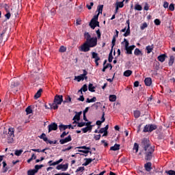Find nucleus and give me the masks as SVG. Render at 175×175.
<instances>
[{"label":"nucleus","mask_w":175,"mask_h":175,"mask_svg":"<svg viewBox=\"0 0 175 175\" xmlns=\"http://www.w3.org/2000/svg\"><path fill=\"white\" fill-rule=\"evenodd\" d=\"M135 10L140 12V11L143 10V7H142V5H140L139 4H136L135 5Z\"/></svg>","instance_id":"nucleus-41"},{"label":"nucleus","mask_w":175,"mask_h":175,"mask_svg":"<svg viewBox=\"0 0 175 175\" xmlns=\"http://www.w3.org/2000/svg\"><path fill=\"white\" fill-rule=\"evenodd\" d=\"M69 142H72V135H69L67 137L59 140L60 144H65L66 143H69Z\"/></svg>","instance_id":"nucleus-10"},{"label":"nucleus","mask_w":175,"mask_h":175,"mask_svg":"<svg viewBox=\"0 0 175 175\" xmlns=\"http://www.w3.org/2000/svg\"><path fill=\"white\" fill-rule=\"evenodd\" d=\"M117 100V96L114 94L109 95V101L110 102H116Z\"/></svg>","instance_id":"nucleus-34"},{"label":"nucleus","mask_w":175,"mask_h":175,"mask_svg":"<svg viewBox=\"0 0 175 175\" xmlns=\"http://www.w3.org/2000/svg\"><path fill=\"white\" fill-rule=\"evenodd\" d=\"M142 114V112H140V111L139 110H135L133 111V116L135 117V118H139V117H140Z\"/></svg>","instance_id":"nucleus-29"},{"label":"nucleus","mask_w":175,"mask_h":175,"mask_svg":"<svg viewBox=\"0 0 175 175\" xmlns=\"http://www.w3.org/2000/svg\"><path fill=\"white\" fill-rule=\"evenodd\" d=\"M70 126H72V125H64V124H60L59 126V131H66V129H68V128H69V129H70Z\"/></svg>","instance_id":"nucleus-16"},{"label":"nucleus","mask_w":175,"mask_h":175,"mask_svg":"<svg viewBox=\"0 0 175 175\" xmlns=\"http://www.w3.org/2000/svg\"><path fill=\"white\" fill-rule=\"evenodd\" d=\"M82 112H76L75 116L73 117L72 120L80 121V116H81Z\"/></svg>","instance_id":"nucleus-19"},{"label":"nucleus","mask_w":175,"mask_h":175,"mask_svg":"<svg viewBox=\"0 0 175 175\" xmlns=\"http://www.w3.org/2000/svg\"><path fill=\"white\" fill-rule=\"evenodd\" d=\"M36 173H38L35 169L33 170H29L27 171V175H35Z\"/></svg>","instance_id":"nucleus-37"},{"label":"nucleus","mask_w":175,"mask_h":175,"mask_svg":"<svg viewBox=\"0 0 175 175\" xmlns=\"http://www.w3.org/2000/svg\"><path fill=\"white\" fill-rule=\"evenodd\" d=\"M84 170H85V167H79L76 170V173H79V172H84Z\"/></svg>","instance_id":"nucleus-50"},{"label":"nucleus","mask_w":175,"mask_h":175,"mask_svg":"<svg viewBox=\"0 0 175 175\" xmlns=\"http://www.w3.org/2000/svg\"><path fill=\"white\" fill-rule=\"evenodd\" d=\"M166 55L165 54H162L158 56L157 59L160 62H165V59H166Z\"/></svg>","instance_id":"nucleus-17"},{"label":"nucleus","mask_w":175,"mask_h":175,"mask_svg":"<svg viewBox=\"0 0 175 175\" xmlns=\"http://www.w3.org/2000/svg\"><path fill=\"white\" fill-rule=\"evenodd\" d=\"M65 51H66V47L62 46L59 48V52L60 53H65Z\"/></svg>","instance_id":"nucleus-57"},{"label":"nucleus","mask_w":175,"mask_h":175,"mask_svg":"<svg viewBox=\"0 0 175 175\" xmlns=\"http://www.w3.org/2000/svg\"><path fill=\"white\" fill-rule=\"evenodd\" d=\"M62 102H64V96L62 95L56 94V96H55L53 103L56 105H61Z\"/></svg>","instance_id":"nucleus-8"},{"label":"nucleus","mask_w":175,"mask_h":175,"mask_svg":"<svg viewBox=\"0 0 175 175\" xmlns=\"http://www.w3.org/2000/svg\"><path fill=\"white\" fill-rule=\"evenodd\" d=\"M133 149L135 150V152L137 153L139 152V144L137 143H135Z\"/></svg>","instance_id":"nucleus-42"},{"label":"nucleus","mask_w":175,"mask_h":175,"mask_svg":"<svg viewBox=\"0 0 175 175\" xmlns=\"http://www.w3.org/2000/svg\"><path fill=\"white\" fill-rule=\"evenodd\" d=\"M126 23L128 25V27L126 32L123 34V36H124L125 38L131 35V26H130L131 23L129 22V19H128Z\"/></svg>","instance_id":"nucleus-11"},{"label":"nucleus","mask_w":175,"mask_h":175,"mask_svg":"<svg viewBox=\"0 0 175 175\" xmlns=\"http://www.w3.org/2000/svg\"><path fill=\"white\" fill-rule=\"evenodd\" d=\"M143 132L144 133H146L147 132H150V124H146L143 130Z\"/></svg>","instance_id":"nucleus-39"},{"label":"nucleus","mask_w":175,"mask_h":175,"mask_svg":"<svg viewBox=\"0 0 175 175\" xmlns=\"http://www.w3.org/2000/svg\"><path fill=\"white\" fill-rule=\"evenodd\" d=\"M62 171L63 172H66V170H68V163L62 164Z\"/></svg>","instance_id":"nucleus-49"},{"label":"nucleus","mask_w":175,"mask_h":175,"mask_svg":"<svg viewBox=\"0 0 175 175\" xmlns=\"http://www.w3.org/2000/svg\"><path fill=\"white\" fill-rule=\"evenodd\" d=\"M49 133L53 131H57L58 129V124L55 122H53L48 125Z\"/></svg>","instance_id":"nucleus-9"},{"label":"nucleus","mask_w":175,"mask_h":175,"mask_svg":"<svg viewBox=\"0 0 175 175\" xmlns=\"http://www.w3.org/2000/svg\"><path fill=\"white\" fill-rule=\"evenodd\" d=\"M135 48H136V46L135 45H131L127 48H124V50H126V54H129V55L132 54V51H133V50H135Z\"/></svg>","instance_id":"nucleus-12"},{"label":"nucleus","mask_w":175,"mask_h":175,"mask_svg":"<svg viewBox=\"0 0 175 175\" xmlns=\"http://www.w3.org/2000/svg\"><path fill=\"white\" fill-rule=\"evenodd\" d=\"M33 159H36V155H35V153H33L31 157L27 160V163H30L31 161H33Z\"/></svg>","instance_id":"nucleus-40"},{"label":"nucleus","mask_w":175,"mask_h":175,"mask_svg":"<svg viewBox=\"0 0 175 175\" xmlns=\"http://www.w3.org/2000/svg\"><path fill=\"white\" fill-rule=\"evenodd\" d=\"M77 126L79 128H83V126H85V122H78Z\"/></svg>","instance_id":"nucleus-56"},{"label":"nucleus","mask_w":175,"mask_h":175,"mask_svg":"<svg viewBox=\"0 0 175 175\" xmlns=\"http://www.w3.org/2000/svg\"><path fill=\"white\" fill-rule=\"evenodd\" d=\"M84 38L85 42L89 44L91 48L96 47L98 46V38L91 37V35L88 32H85Z\"/></svg>","instance_id":"nucleus-2"},{"label":"nucleus","mask_w":175,"mask_h":175,"mask_svg":"<svg viewBox=\"0 0 175 175\" xmlns=\"http://www.w3.org/2000/svg\"><path fill=\"white\" fill-rule=\"evenodd\" d=\"M68 135H69V132L66 133V131H64L61 134L60 137L61 139H64V137H65V136H68Z\"/></svg>","instance_id":"nucleus-53"},{"label":"nucleus","mask_w":175,"mask_h":175,"mask_svg":"<svg viewBox=\"0 0 175 175\" xmlns=\"http://www.w3.org/2000/svg\"><path fill=\"white\" fill-rule=\"evenodd\" d=\"M15 155H16V157H20V155H21V154H23V150H16L14 152Z\"/></svg>","instance_id":"nucleus-44"},{"label":"nucleus","mask_w":175,"mask_h":175,"mask_svg":"<svg viewBox=\"0 0 175 175\" xmlns=\"http://www.w3.org/2000/svg\"><path fill=\"white\" fill-rule=\"evenodd\" d=\"M157 129H158V126H157V124H149V133H151Z\"/></svg>","instance_id":"nucleus-21"},{"label":"nucleus","mask_w":175,"mask_h":175,"mask_svg":"<svg viewBox=\"0 0 175 175\" xmlns=\"http://www.w3.org/2000/svg\"><path fill=\"white\" fill-rule=\"evenodd\" d=\"M27 114H31L32 113V109H31V107H27L25 110Z\"/></svg>","instance_id":"nucleus-51"},{"label":"nucleus","mask_w":175,"mask_h":175,"mask_svg":"<svg viewBox=\"0 0 175 175\" xmlns=\"http://www.w3.org/2000/svg\"><path fill=\"white\" fill-rule=\"evenodd\" d=\"M96 33L97 35L98 39H100V37L102 36V34L100 33V30H96Z\"/></svg>","instance_id":"nucleus-59"},{"label":"nucleus","mask_w":175,"mask_h":175,"mask_svg":"<svg viewBox=\"0 0 175 175\" xmlns=\"http://www.w3.org/2000/svg\"><path fill=\"white\" fill-rule=\"evenodd\" d=\"M42 92H43V90L41 88L39 89L38 91L34 95V98L39 99V97L42 96Z\"/></svg>","instance_id":"nucleus-22"},{"label":"nucleus","mask_w":175,"mask_h":175,"mask_svg":"<svg viewBox=\"0 0 175 175\" xmlns=\"http://www.w3.org/2000/svg\"><path fill=\"white\" fill-rule=\"evenodd\" d=\"M88 90L90 92H95V86H94V84L90 83L88 85Z\"/></svg>","instance_id":"nucleus-30"},{"label":"nucleus","mask_w":175,"mask_h":175,"mask_svg":"<svg viewBox=\"0 0 175 175\" xmlns=\"http://www.w3.org/2000/svg\"><path fill=\"white\" fill-rule=\"evenodd\" d=\"M38 137L40 139H42L44 142H46V144H57V140L51 141L46 137V134L43 133L41 135H39Z\"/></svg>","instance_id":"nucleus-4"},{"label":"nucleus","mask_w":175,"mask_h":175,"mask_svg":"<svg viewBox=\"0 0 175 175\" xmlns=\"http://www.w3.org/2000/svg\"><path fill=\"white\" fill-rule=\"evenodd\" d=\"M81 90L83 92H87V91H88V86L87 84L83 85L81 88Z\"/></svg>","instance_id":"nucleus-47"},{"label":"nucleus","mask_w":175,"mask_h":175,"mask_svg":"<svg viewBox=\"0 0 175 175\" xmlns=\"http://www.w3.org/2000/svg\"><path fill=\"white\" fill-rule=\"evenodd\" d=\"M154 23L155 25H161V21L158 18H156L154 21Z\"/></svg>","instance_id":"nucleus-61"},{"label":"nucleus","mask_w":175,"mask_h":175,"mask_svg":"<svg viewBox=\"0 0 175 175\" xmlns=\"http://www.w3.org/2000/svg\"><path fill=\"white\" fill-rule=\"evenodd\" d=\"M85 162L83 164V166H88L90 163H91V162H92L93 161H95V159H91V158H88V159H85Z\"/></svg>","instance_id":"nucleus-18"},{"label":"nucleus","mask_w":175,"mask_h":175,"mask_svg":"<svg viewBox=\"0 0 175 175\" xmlns=\"http://www.w3.org/2000/svg\"><path fill=\"white\" fill-rule=\"evenodd\" d=\"M141 146L143 148V152L145 155V161H151L152 159V154L155 151V148L151 146L150 139L144 138L141 142Z\"/></svg>","instance_id":"nucleus-1"},{"label":"nucleus","mask_w":175,"mask_h":175,"mask_svg":"<svg viewBox=\"0 0 175 175\" xmlns=\"http://www.w3.org/2000/svg\"><path fill=\"white\" fill-rule=\"evenodd\" d=\"M145 85L150 87L152 84V79L150 77H147L144 80Z\"/></svg>","instance_id":"nucleus-15"},{"label":"nucleus","mask_w":175,"mask_h":175,"mask_svg":"<svg viewBox=\"0 0 175 175\" xmlns=\"http://www.w3.org/2000/svg\"><path fill=\"white\" fill-rule=\"evenodd\" d=\"M42 167H44V165L43 164L41 165H36L34 167V170H36V172H39L40 169H42Z\"/></svg>","instance_id":"nucleus-36"},{"label":"nucleus","mask_w":175,"mask_h":175,"mask_svg":"<svg viewBox=\"0 0 175 175\" xmlns=\"http://www.w3.org/2000/svg\"><path fill=\"white\" fill-rule=\"evenodd\" d=\"M87 75H88V72H87L85 70H83V73L82 75L75 76V80H77L78 82L81 81V80H84V79L85 80H87V79H88Z\"/></svg>","instance_id":"nucleus-6"},{"label":"nucleus","mask_w":175,"mask_h":175,"mask_svg":"<svg viewBox=\"0 0 175 175\" xmlns=\"http://www.w3.org/2000/svg\"><path fill=\"white\" fill-rule=\"evenodd\" d=\"M9 170V168L8 167V164L6 163V161H3V173H6Z\"/></svg>","instance_id":"nucleus-24"},{"label":"nucleus","mask_w":175,"mask_h":175,"mask_svg":"<svg viewBox=\"0 0 175 175\" xmlns=\"http://www.w3.org/2000/svg\"><path fill=\"white\" fill-rule=\"evenodd\" d=\"M96 23V22L90 21L89 25H90V28H92V29H94V27Z\"/></svg>","instance_id":"nucleus-55"},{"label":"nucleus","mask_w":175,"mask_h":175,"mask_svg":"<svg viewBox=\"0 0 175 175\" xmlns=\"http://www.w3.org/2000/svg\"><path fill=\"white\" fill-rule=\"evenodd\" d=\"M111 44H112L111 49L113 50V48L116 46V36H113L111 41Z\"/></svg>","instance_id":"nucleus-58"},{"label":"nucleus","mask_w":175,"mask_h":175,"mask_svg":"<svg viewBox=\"0 0 175 175\" xmlns=\"http://www.w3.org/2000/svg\"><path fill=\"white\" fill-rule=\"evenodd\" d=\"M77 148H79V149H83V150H91V148L90 147H87L85 146H79V147H77Z\"/></svg>","instance_id":"nucleus-60"},{"label":"nucleus","mask_w":175,"mask_h":175,"mask_svg":"<svg viewBox=\"0 0 175 175\" xmlns=\"http://www.w3.org/2000/svg\"><path fill=\"white\" fill-rule=\"evenodd\" d=\"M62 161H64V159H60L58 161L53 163V161L51 160L48 162V164L49 165V166H55V165H59V163H61V162H62Z\"/></svg>","instance_id":"nucleus-14"},{"label":"nucleus","mask_w":175,"mask_h":175,"mask_svg":"<svg viewBox=\"0 0 175 175\" xmlns=\"http://www.w3.org/2000/svg\"><path fill=\"white\" fill-rule=\"evenodd\" d=\"M114 58V57H113V49H111L110 53L109 54V57H108V62H113V59Z\"/></svg>","instance_id":"nucleus-26"},{"label":"nucleus","mask_w":175,"mask_h":175,"mask_svg":"<svg viewBox=\"0 0 175 175\" xmlns=\"http://www.w3.org/2000/svg\"><path fill=\"white\" fill-rule=\"evenodd\" d=\"M108 129H109V124L106 125L105 127L104 128H101L98 131V133H103L105 132H107Z\"/></svg>","instance_id":"nucleus-32"},{"label":"nucleus","mask_w":175,"mask_h":175,"mask_svg":"<svg viewBox=\"0 0 175 175\" xmlns=\"http://www.w3.org/2000/svg\"><path fill=\"white\" fill-rule=\"evenodd\" d=\"M96 100V97H93L92 98H87L86 103H94Z\"/></svg>","instance_id":"nucleus-38"},{"label":"nucleus","mask_w":175,"mask_h":175,"mask_svg":"<svg viewBox=\"0 0 175 175\" xmlns=\"http://www.w3.org/2000/svg\"><path fill=\"white\" fill-rule=\"evenodd\" d=\"M92 54V59H94V62L96 64V66H99V62L98 61H100V57L96 52H91Z\"/></svg>","instance_id":"nucleus-7"},{"label":"nucleus","mask_w":175,"mask_h":175,"mask_svg":"<svg viewBox=\"0 0 175 175\" xmlns=\"http://www.w3.org/2000/svg\"><path fill=\"white\" fill-rule=\"evenodd\" d=\"M91 49L92 48L89 46L86 41H85V42L79 46V50L83 53H88V51H90Z\"/></svg>","instance_id":"nucleus-5"},{"label":"nucleus","mask_w":175,"mask_h":175,"mask_svg":"<svg viewBox=\"0 0 175 175\" xmlns=\"http://www.w3.org/2000/svg\"><path fill=\"white\" fill-rule=\"evenodd\" d=\"M167 174L169 175H175V171L174 170H169L166 171Z\"/></svg>","instance_id":"nucleus-62"},{"label":"nucleus","mask_w":175,"mask_h":175,"mask_svg":"<svg viewBox=\"0 0 175 175\" xmlns=\"http://www.w3.org/2000/svg\"><path fill=\"white\" fill-rule=\"evenodd\" d=\"M12 14H10V12H7V14H5V17H6L7 20H9Z\"/></svg>","instance_id":"nucleus-64"},{"label":"nucleus","mask_w":175,"mask_h":175,"mask_svg":"<svg viewBox=\"0 0 175 175\" xmlns=\"http://www.w3.org/2000/svg\"><path fill=\"white\" fill-rule=\"evenodd\" d=\"M7 135V142L10 144L14 142V129L10 127L8 129V133L6 134Z\"/></svg>","instance_id":"nucleus-3"},{"label":"nucleus","mask_w":175,"mask_h":175,"mask_svg":"<svg viewBox=\"0 0 175 175\" xmlns=\"http://www.w3.org/2000/svg\"><path fill=\"white\" fill-rule=\"evenodd\" d=\"M167 8H169V3L167 1H164L163 2V8L167 9Z\"/></svg>","instance_id":"nucleus-63"},{"label":"nucleus","mask_w":175,"mask_h":175,"mask_svg":"<svg viewBox=\"0 0 175 175\" xmlns=\"http://www.w3.org/2000/svg\"><path fill=\"white\" fill-rule=\"evenodd\" d=\"M97 10L98 12V14L100 13H102V12H103V5H100L97 7Z\"/></svg>","instance_id":"nucleus-43"},{"label":"nucleus","mask_w":175,"mask_h":175,"mask_svg":"<svg viewBox=\"0 0 175 175\" xmlns=\"http://www.w3.org/2000/svg\"><path fill=\"white\" fill-rule=\"evenodd\" d=\"M173 64H174V56L172 55L170 57L168 65L169 66H172Z\"/></svg>","instance_id":"nucleus-31"},{"label":"nucleus","mask_w":175,"mask_h":175,"mask_svg":"<svg viewBox=\"0 0 175 175\" xmlns=\"http://www.w3.org/2000/svg\"><path fill=\"white\" fill-rule=\"evenodd\" d=\"M152 163L151 162H148L144 164V167L146 172H151L152 170Z\"/></svg>","instance_id":"nucleus-13"},{"label":"nucleus","mask_w":175,"mask_h":175,"mask_svg":"<svg viewBox=\"0 0 175 175\" xmlns=\"http://www.w3.org/2000/svg\"><path fill=\"white\" fill-rule=\"evenodd\" d=\"M124 42L125 43L124 49L129 47V42L126 38L124 39V42H122V43Z\"/></svg>","instance_id":"nucleus-48"},{"label":"nucleus","mask_w":175,"mask_h":175,"mask_svg":"<svg viewBox=\"0 0 175 175\" xmlns=\"http://www.w3.org/2000/svg\"><path fill=\"white\" fill-rule=\"evenodd\" d=\"M72 103V98H70V96H66L65 100H63L64 105L66 103Z\"/></svg>","instance_id":"nucleus-23"},{"label":"nucleus","mask_w":175,"mask_h":175,"mask_svg":"<svg viewBox=\"0 0 175 175\" xmlns=\"http://www.w3.org/2000/svg\"><path fill=\"white\" fill-rule=\"evenodd\" d=\"M124 1H125V0H123V1H121V2H117L116 3V6L118 7V8H124Z\"/></svg>","instance_id":"nucleus-45"},{"label":"nucleus","mask_w":175,"mask_h":175,"mask_svg":"<svg viewBox=\"0 0 175 175\" xmlns=\"http://www.w3.org/2000/svg\"><path fill=\"white\" fill-rule=\"evenodd\" d=\"M146 50L147 51L148 54H150L152 50H154V45L152 44V46H150V45L147 46L146 47Z\"/></svg>","instance_id":"nucleus-27"},{"label":"nucleus","mask_w":175,"mask_h":175,"mask_svg":"<svg viewBox=\"0 0 175 175\" xmlns=\"http://www.w3.org/2000/svg\"><path fill=\"white\" fill-rule=\"evenodd\" d=\"M134 54L137 56V55H143V53L142 52V51H140V49H139V48H137L135 49Z\"/></svg>","instance_id":"nucleus-33"},{"label":"nucleus","mask_w":175,"mask_h":175,"mask_svg":"<svg viewBox=\"0 0 175 175\" xmlns=\"http://www.w3.org/2000/svg\"><path fill=\"white\" fill-rule=\"evenodd\" d=\"M49 106L51 107V109H53V110H57V109H58V104H56L55 103H49Z\"/></svg>","instance_id":"nucleus-35"},{"label":"nucleus","mask_w":175,"mask_h":175,"mask_svg":"<svg viewBox=\"0 0 175 175\" xmlns=\"http://www.w3.org/2000/svg\"><path fill=\"white\" fill-rule=\"evenodd\" d=\"M120 145L118 144H115L113 146L110 148L111 151H118L120 150Z\"/></svg>","instance_id":"nucleus-20"},{"label":"nucleus","mask_w":175,"mask_h":175,"mask_svg":"<svg viewBox=\"0 0 175 175\" xmlns=\"http://www.w3.org/2000/svg\"><path fill=\"white\" fill-rule=\"evenodd\" d=\"M109 68H110V69H113V66L111 65V64H107V65L104 66L102 69V72H106V69Z\"/></svg>","instance_id":"nucleus-28"},{"label":"nucleus","mask_w":175,"mask_h":175,"mask_svg":"<svg viewBox=\"0 0 175 175\" xmlns=\"http://www.w3.org/2000/svg\"><path fill=\"white\" fill-rule=\"evenodd\" d=\"M169 10H170L171 12H174V3H171L169 7Z\"/></svg>","instance_id":"nucleus-54"},{"label":"nucleus","mask_w":175,"mask_h":175,"mask_svg":"<svg viewBox=\"0 0 175 175\" xmlns=\"http://www.w3.org/2000/svg\"><path fill=\"white\" fill-rule=\"evenodd\" d=\"M147 27H148V25H147V23H142V25L140 26V29H142V31H143L144 29H146V28H147Z\"/></svg>","instance_id":"nucleus-46"},{"label":"nucleus","mask_w":175,"mask_h":175,"mask_svg":"<svg viewBox=\"0 0 175 175\" xmlns=\"http://www.w3.org/2000/svg\"><path fill=\"white\" fill-rule=\"evenodd\" d=\"M98 18H99V14H98L97 15H94L91 21H92H92L96 22V21H98Z\"/></svg>","instance_id":"nucleus-52"},{"label":"nucleus","mask_w":175,"mask_h":175,"mask_svg":"<svg viewBox=\"0 0 175 175\" xmlns=\"http://www.w3.org/2000/svg\"><path fill=\"white\" fill-rule=\"evenodd\" d=\"M133 73V72L131 70H126V71L124 72L123 76L125 77H129Z\"/></svg>","instance_id":"nucleus-25"}]
</instances>
